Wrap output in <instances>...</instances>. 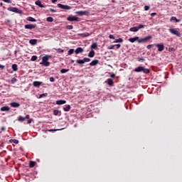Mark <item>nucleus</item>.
<instances>
[{
    "mask_svg": "<svg viewBox=\"0 0 182 182\" xmlns=\"http://www.w3.org/2000/svg\"><path fill=\"white\" fill-rule=\"evenodd\" d=\"M134 72H144V73H150V70L143 67H138L135 68Z\"/></svg>",
    "mask_w": 182,
    "mask_h": 182,
    "instance_id": "nucleus-1",
    "label": "nucleus"
},
{
    "mask_svg": "<svg viewBox=\"0 0 182 182\" xmlns=\"http://www.w3.org/2000/svg\"><path fill=\"white\" fill-rule=\"evenodd\" d=\"M144 28V25L139 24L137 27H132L130 28L129 31L130 32H137L139 29H143Z\"/></svg>",
    "mask_w": 182,
    "mask_h": 182,
    "instance_id": "nucleus-2",
    "label": "nucleus"
},
{
    "mask_svg": "<svg viewBox=\"0 0 182 182\" xmlns=\"http://www.w3.org/2000/svg\"><path fill=\"white\" fill-rule=\"evenodd\" d=\"M67 21H69L70 22H79V18L75 16H70L68 17Z\"/></svg>",
    "mask_w": 182,
    "mask_h": 182,
    "instance_id": "nucleus-3",
    "label": "nucleus"
},
{
    "mask_svg": "<svg viewBox=\"0 0 182 182\" xmlns=\"http://www.w3.org/2000/svg\"><path fill=\"white\" fill-rule=\"evenodd\" d=\"M169 32H171L172 35H176V36H178V37L181 36V34H180V32L176 28H170Z\"/></svg>",
    "mask_w": 182,
    "mask_h": 182,
    "instance_id": "nucleus-4",
    "label": "nucleus"
},
{
    "mask_svg": "<svg viewBox=\"0 0 182 182\" xmlns=\"http://www.w3.org/2000/svg\"><path fill=\"white\" fill-rule=\"evenodd\" d=\"M58 8H60L61 9H65L67 11H69V9H71L70 6L62 4H58Z\"/></svg>",
    "mask_w": 182,
    "mask_h": 182,
    "instance_id": "nucleus-5",
    "label": "nucleus"
},
{
    "mask_svg": "<svg viewBox=\"0 0 182 182\" xmlns=\"http://www.w3.org/2000/svg\"><path fill=\"white\" fill-rule=\"evenodd\" d=\"M25 29H35L36 28V25L35 24H26L24 26Z\"/></svg>",
    "mask_w": 182,
    "mask_h": 182,
    "instance_id": "nucleus-6",
    "label": "nucleus"
},
{
    "mask_svg": "<svg viewBox=\"0 0 182 182\" xmlns=\"http://www.w3.org/2000/svg\"><path fill=\"white\" fill-rule=\"evenodd\" d=\"M156 48H158L159 52H163L164 50V44H156Z\"/></svg>",
    "mask_w": 182,
    "mask_h": 182,
    "instance_id": "nucleus-7",
    "label": "nucleus"
},
{
    "mask_svg": "<svg viewBox=\"0 0 182 182\" xmlns=\"http://www.w3.org/2000/svg\"><path fill=\"white\" fill-rule=\"evenodd\" d=\"M41 85H43V82L41 81H34L33 82V86H34V87H40Z\"/></svg>",
    "mask_w": 182,
    "mask_h": 182,
    "instance_id": "nucleus-8",
    "label": "nucleus"
},
{
    "mask_svg": "<svg viewBox=\"0 0 182 182\" xmlns=\"http://www.w3.org/2000/svg\"><path fill=\"white\" fill-rule=\"evenodd\" d=\"M78 36H81V38H86L87 36H90V33L86 32V33H79L77 34Z\"/></svg>",
    "mask_w": 182,
    "mask_h": 182,
    "instance_id": "nucleus-9",
    "label": "nucleus"
},
{
    "mask_svg": "<svg viewBox=\"0 0 182 182\" xmlns=\"http://www.w3.org/2000/svg\"><path fill=\"white\" fill-rule=\"evenodd\" d=\"M9 11H11V12H16V14H19V10L18 9V8L16 7L9 8Z\"/></svg>",
    "mask_w": 182,
    "mask_h": 182,
    "instance_id": "nucleus-10",
    "label": "nucleus"
},
{
    "mask_svg": "<svg viewBox=\"0 0 182 182\" xmlns=\"http://www.w3.org/2000/svg\"><path fill=\"white\" fill-rule=\"evenodd\" d=\"M139 40V37L136 36L134 38H129V41L131 42V43H134V42H136V41Z\"/></svg>",
    "mask_w": 182,
    "mask_h": 182,
    "instance_id": "nucleus-11",
    "label": "nucleus"
},
{
    "mask_svg": "<svg viewBox=\"0 0 182 182\" xmlns=\"http://www.w3.org/2000/svg\"><path fill=\"white\" fill-rule=\"evenodd\" d=\"M75 52L77 55L79 54V53H82L83 52V48H82L81 47H78V48H76Z\"/></svg>",
    "mask_w": 182,
    "mask_h": 182,
    "instance_id": "nucleus-12",
    "label": "nucleus"
},
{
    "mask_svg": "<svg viewBox=\"0 0 182 182\" xmlns=\"http://www.w3.org/2000/svg\"><path fill=\"white\" fill-rule=\"evenodd\" d=\"M36 5H38L40 8H45V6L42 4V2L41 1L38 0L35 2Z\"/></svg>",
    "mask_w": 182,
    "mask_h": 182,
    "instance_id": "nucleus-13",
    "label": "nucleus"
},
{
    "mask_svg": "<svg viewBox=\"0 0 182 182\" xmlns=\"http://www.w3.org/2000/svg\"><path fill=\"white\" fill-rule=\"evenodd\" d=\"M10 106H11V107H19V106H21V104L18 102H11L10 104Z\"/></svg>",
    "mask_w": 182,
    "mask_h": 182,
    "instance_id": "nucleus-14",
    "label": "nucleus"
},
{
    "mask_svg": "<svg viewBox=\"0 0 182 182\" xmlns=\"http://www.w3.org/2000/svg\"><path fill=\"white\" fill-rule=\"evenodd\" d=\"M97 63H99V60H92V61L90 63V66H96V65H97Z\"/></svg>",
    "mask_w": 182,
    "mask_h": 182,
    "instance_id": "nucleus-15",
    "label": "nucleus"
},
{
    "mask_svg": "<svg viewBox=\"0 0 182 182\" xmlns=\"http://www.w3.org/2000/svg\"><path fill=\"white\" fill-rule=\"evenodd\" d=\"M66 103V100H60L56 101V105H65Z\"/></svg>",
    "mask_w": 182,
    "mask_h": 182,
    "instance_id": "nucleus-16",
    "label": "nucleus"
},
{
    "mask_svg": "<svg viewBox=\"0 0 182 182\" xmlns=\"http://www.w3.org/2000/svg\"><path fill=\"white\" fill-rule=\"evenodd\" d=\"M40 65L48 67L50 65V63H49L48 61H42L41 63H40Z\"/></svg>",
    "mask_w": 182,
    "mask_h": 182,
    "instance_id": "nucleus-17",
    "label": "nucleus"
},
{
    "mask_svg": "<svg viewBox=\"0 0 182 182\" xmlns=\"http://www.w3.org/2000/svg\"><path fill=\"white\" fill-rule=\"evenodd\" d=\"M38 43V40L36 39H31L29 41V43L30 45H36V43Z\"/></svg>",
    "mask_w": 182,
    "mask_h": 182,
    "instance_id": "nucleus-18",
    "label": "nucleus"
},
{
    "mask_svg": "<svg viewBox=\"0 0 182 182\" xmlns=\"http://www.w3.org/2000/svg\"><path fill=\"white\" fill-rule=\"evenodd\" d=\"M76 14H77V15H80L81 16H83V15H87V11H77Z\"/></svg>",
    "mask_w": 182,
    "mask_h": 182,
    "instance_id": "nucleus-19",
    "label": "nucleus"
},
{
    "mask_svg": "<svg viewBox=\"0 0 182 182\" xmlns=\"http://www.w3.org/2000/svg\"><path fill=\"white\" fill-rule=\"evenodd\" d=\"M143 39H144V43H146V42H149V41L151 39V36L144 37L143 38Z\"/></svg>",
    "mask_w": 182,
    "mask_h": 182,
    "instance_id": "nucleus-20",
    "label": "nucleus"
},
{
    "mask_svg": "<svg viewBox=\"0 0 182 182\" xmlns=\"http://www.w3.org/2000/svg\"><path fill=\"white\" fill-rule=\"evenodd\" d=\"M11 68L13 69L14 72H17L18 71V65L13 64L11 66Z\"/></svg>",
    "mask_w": 182,
    "mask_h": 182,
    "instance_id": "nucleus-21",
    "label": "nucleus"
},
{
    "mask_svg": "<svg viewBox=\"0 0 182 182\" xmlns=\"http://www.w3.org/2000/svg\"><path fill=\"white\" fill-rule=\"evenodd\" d=\"M34 166H36V162H35L33 161H31L29 163V167H31L32 168H33Z\"/></svg>",
    "mask_w": 182,
    "mask_h": 182,
    "instance_id": "nucleus-22",
    "label": "nucleus"
},
{
    "mask_svg": "<svg viewBox=\"0 0 182 182\" xmlns=\"http://www.w3.org/2000/svg\"><path fill=\"white\" fill-rule=\"evenodd\" d=\"M122 42H123V38H118V39H116L113 43H122Z\"/></svg>",
    "mask_w": 182,
    "mask_h": 182,
    "instance_id": "nucleus-23",
    "label": "nucleus"
},
{
    "mask_svg": "<svg viewBox=\"0 0 182 182\" xmlns=\"http://www.w3.org/2000/svg\"><path fill=\"white\" fill-rule=\"evenodd\" d=\"M88 56H89V58H94L95 57V50H91L88 53Z\"/></svg>",
    "mask_w": 182,
    "mask_h": 182,
    "instance_id": "nucleus-24",
    "label": "nucleus"
},
{
    "mask_svg": "<svg viewBox=\"0 0 182 182\" xmlns=\"http://www.w3.org/2000/svg\"><path fill=\"white\" fill-rule=\"evenodd\" d=\"M48 60H49V56L48 55H46V56H43L42 58V62H48Z\"/></svg>",
    "mask_w": 182,
    "mask_h": 182,
    "instance_id": "nucleus-25",
    "label": "nucleus"
},
{
    "mask_svg": "<svg viewBox=\"0 0 182 182\" xmlns=\"http://www.w3.org/2000/svg\"><path fill=\"white\" fill-rule=\"evenodd\" d=\"M107 85H109V86H113V80L109 78L107 80Z\"/></svg>",
    "mask_w": 182,
    "mask_h": 182,
    "instance_id": "nucleus-26",
    "label": "nucleus"
},
{
    "mask_svg": "<svg viewBox=\"0 0 182 182\" xmlns=\"http://www.w3.org/2000/svg\"><path fill=\"white\" fill-rule=\"evenodd\" d=\"M9 107H3L1 108V112H9Z\"/></svg>",
    "mask_w": 182,
    "mask_h": 182,
    "instance_id": "nucleus-27",
    "label": "nucleus"
},
{
    "mask_svg": "<svg viewBox=\"0 0 182 182\" xmlns=\"http://www.w3.org/2000/svg\"><path fill=\"white\" fill-rule=\"evenodd\" d=\"M27 21L29 22H36V19L33 18V17H28Z\"/></svg>",
    "mask_w": 182,
    "mask_h": 182,
    "instance_id": "nucleus-28",
    "label": "nucleus"
},
{
    "mask_svg": "<svg viewBox=\"0 0 182 182\" xmlns=\"http://www.w3.org/2000/svg\"><path fill=\"white\" fill-rule=\"evenodd\" d=\"M170 21H175V22H180V20L177 19V18L174 17V16H172L171 17V19Z\"/></svg>",
    "mask_w": 182,
    "mask_h": 182,
    "instance_id": "nucleus-29",
    "label": "nucleus"
},
{
    "mask_svg": "<svg viewBox=\"0 0 182 182\" xmlns=\"http://www.w3.org/2000/svg\"><path fill=\"white\" fill-rule=\"evenodd\" d=\"M97 48V43H94L91 45V49H96Z\"/></svg>",
    "mask_w": 182,
    "mask_h": 182,
    "instance_id": "nucleus-30",
    "label": "nucleus"
},
{
    "mask_svg": "<svg viewBox=\"0 0 182 182\" xmlns=\"http://www.w3.org/2000/svg\"><path fill=\"white\" fill-rule=\"evenodd\" d=\"M76 62L78 65H83V63H85V61L83 60H77Z\"/></svg>",
    "mask_w": 182,
    "mask_h": 182,
    "instance_id": "nucleus-31",
    "label": "nucleus"
},
{
    "mask_svg": "<svg viewBox=\"0 0 182 182\" xmlns=\"http://www.w3.org/2000/svg\"><path fill=\"white\" fill-rule=\"evenodd\" d=\"M69 110H70V105H67L64 107V112H69Z\"/></svg>",
    "mask_w": 182,
    "mask_h": 182,
    "instance_id": "nucleus-32",
    "label": "nucleus"
},
{
    "mask_svg": "<svg viewBox=\"0 0 182 182\" xmlns=\"http://www.w3.org/2000/svg\"><path fill=\"white\" fill-rule=\"evenodd\" d=\"M38 59V56H36V55H33L32 57H31V60L32 61V62H35V60H36Z\"/></svg>",
    "mask_w": 182,
    "mask_h": 182,
    "instance_id": "nucleus-33",
    "label": "nucleus"
},
{
    "mask_svg": "<svg viewBox=\"0 0 182 182\" xmlns=\"http://www.w3.org/2000/svg\"><path fill=\"white\" fill-rule=\"evenodd\" d=\"M18 122H25L26 118L20 116L18 119Z\"/></svg>",
    "mask_w": 182,
    "mask_h": 182,
    "instance_id": "nucleus-34",
    "label": "nucleus"
},
{
    "mask_svg": "<svg viewBox=\"0 0 182 182\" xmlns=\"http://www.w3.org/2000/svg\"><path fill=\"white\" fill-rule=\"evenodd\" d=\"M58 130H59V129H47V130H43V132L46 133V132H58Z\"/></svg>",
    "mask_w": 182,
    "mask_h": 182,
    "instance_id": "nucleus-35",
    "label": "nucleus"
},
{
    "mask_svg": "<svg viewBox=\"0 0 182 182\" xmlns=\"http://www.w3.org/2000/svg\"><path fill=\"white\" fill-rule=\"evenodd\" d=\"M69 72V69H61L60 70V73H66Z\"/></svg>",
    "mask_w": 182,
    "mask_h": 182,
    "instance_id": "nucleus-36",
    "label": "nucleus"
},
{
    "mask_svg": "<svg viewBox=\"0 0 182 182\" xmlns=\"http://www.w3.org/2000/svg\"><path fill=\"white\" fill-rule=\"evenodd\" d=\"M138 43H144V38H138L137 40Z\"/></svg>",
    "mask_w": 182,
    "mask_h": 182,
    "instance_id": "nucleus-37",
    "label": "nucleus"
},
{
    "mask_svg": "<svg viewBox=\"0 0 182 182\" xmlns=\"http://www.w3.org/2000/svg\"><path fill=\"white\" fill-rule=\"evenodd\" d=\"M47 22H53V18L52 17H48L46 18Z\"/></svg>",
    "mask_w": 182,
    "mask_h": 182,
    "instance_id": "nucleus-38",
    "label": "nucleus"
},
{
    "mask_svg": "<svg viewBox=\"0 0 182 182\" xmlns=\"http://www.w3.org/2000/svg\"><path fill=\"white\" fill-rule=\"evenodd\" d=\"M58 114H59V110L55 109V110L53 111V115H54V116H58Z\"/></svg>",
    "mask_w": 182,
    "mask_h": 182,
    "instance_id": "nucleus-39",
    "label": "nucleus"
},
{
    "mask_svg": "<svg viewBox=\"0 0 182 182\" xmlns=\"http://www.w3.org/2000/svg\"><path fill=\"white\" fill-rule=\"evenodd\" d=\"M73 52H75V50L70 49V50H68V55H72V54H73Z\"/></svg>",
    "mask_w": 182,
    "mask_h": 182,
    "instance_id": "nucleus-40",
    "label": "nucleus"
},
{
    "mask_svg": "<svg viewBox=\"0 0 182 182\" xmlns=\"http://www.w3.org/2000/svg\"><path fill=\"white\" fill-rule=\"evenodd\" d=\"M83 60H84V63H86L87 62H90V58H85Z\"/></svg>",
    "mask_w": 182,
    "mask_h": 182,
    "instance_id": "nucleus-41",
    "label": "nucleus"
},
{
    "mask_svg": "<svg viewBox=\"0 0 182 182\" xmlns=\"http://www.w3.org/2000/svg\"><path fill=\"white\" fill-rule=\"evenodd\" d=\"M66 29H69V30L73 29V26L72 25L67 26Z\"/></svg>",
    "mask_w": 182,
    "mask_h": 182,
    "instance_id": "nucleus-42",
    "label": "nucleus"
},
{
    "mask_svg": "<svg viewBox=\"0 0 182 182\" xmlns=\"http://www.w3.org/2000/svg\"><path fill=\"white\" fill-rule=\"evenodd\" d=\"M114 48H116V49H120V47L122 46L120 44H116L114 45Z\"/></svg>",
    "mask_w": 182,
    "mask_h": 182,
    "instance_id": "nucleus-43",
    "label": "nucleus"
},
{
    "mask_svg": "<svg viewBox=\"0 0 182 182\" xmlns=\"http://www.w3.org/2000/svg\"><path fill=\"white\" fill-rule=\"evenodd\" d=\"M176 49L174 48H168V52H175Z\"/></svg>",
    "mask_w": 182,
    "mask_h": 182,
    "instance_id": "nucleus-44",
    "label": "nucleus"
},
{
    "mask_svg": "<svg viewBox=\"0 0 182 182\" xmlns=\"http://www.w3.org/2000/svg\"><path fill=\"white\" fill-rule=\"evenodd\" d=\"M107 49H109V50L114 49V45H111V46H108Z\"/></svg>",
    "mask_w": 182,
    "mask_h": 182,
    "instance_id": "nucleus-45",
    "label": "nucleus"
},
{
    "mask_svg": "<svg viewBox=\"0 0 182 182\" xmlns=\"http://www.w3.org/2000/svg\"><path fill=\"white\" fill-rule=\"evenodd\" d=\"M57 52H58V53H63V50H62L61 48H58V49L57 50Z\"/></svg>",
    "mask_w": 182,
    "mask_h": 182,
    "instance_id": "nucleus-46",
    "label": "nucleus"
},
{
    "mask_svg": "<svg viewBox=\"0 0 182 182\" xmlns=\"http://www.w3.org/2000/svg\"><path fill=\"white\" fill-rule=\"evenodd\" d=\"M15 82H16V78H12L11 80V83H12L14 85V83H15Z\"/></svg>",
    "mask_w": 182,
    "mask_h": 182,
    "instance_id": "nucleus-47",
    "label": "nucleus"
},
{
    "mask_svg": "<svg viewBox=\"0 0 182 182\" xmlns=\"http://www.w3.org/2000/svg\"><path fill=\"white\" fill-rule=\"evenodd\" d=\"M13 143H14L15 144H18L19 143V141H18L17 139H14Z\"/></svg>",
    "mask_w": 182,
    "mask_h": 182,
    "instance_id": "nucleus-48",
    "label": "nucleus"
},
{
    "mask_svg": "<svg viewBox=\"0 0 182 182\" xmlns=\"http://www.w3.org/2000/svg\"><path fill=\"white\" fill-rule=\"evenodd\" d=\"M149 9H150V6H144V10L145 11H149Z\"/></svg>",
    "mask_w": 182,
    "mask_h": 182,
    "instance_id": "nucleus-49",
    "label": "nucleus"
},
{
    "mask_svg": "<svg viewBox=\"0 0 182 182\" xmlns=\"http://www.w3.org/2000/svg\"><path fill=\"white\" fill-rule=\"evenodd\" d=\"M32 119H28V121H27V124H31V123H32Z\"/></svg>",
    "mask_w": 182,
    "mask_h": 182,
    "instance_id": "nucleus-50",
    "label": "nucleus"
},
{
    "mask_svg": "<svg viewBox=\"0 0 182 182\" xmlns=\"http://www.w3.org/2000/svg\"><path fill=\"white\" fill-rule=\"evenodd\" d=\"M146 48L147 49H151V48H153V45H148Z\"/></svg>",
    "mask_w": 182,
    "mask_h": 182,
    "instance_id": "nucleus-51",
    "label": "nucleus"
},
{
    "mask_svg": "<svg viewBox=\"0 0 182 182\" xmlns=\"http://www.w3.org/2000/svg\"><path fill=\"white\" fill-rule=\"evenodd\" d=\"M50 82H55V78H53V77H50Z\"/></svg>",
    "mask_w": 182,
    "mask_h": 182,
    "instance_id": "nucleus-52",
    "label": "nucleus"
},
{
    "mask_svg": "<svg viewBox=\"0 0 182 182\" xmlns=\"http://www.w3.org/2000/svg\"><path fill=\"white\" fill-rule=\"evenodd\" d=\"M109 39H114V36H113V35H109Z\"/></svg>",
    "mask_w": 182,
    "mask_h": 182,
    "instance_id": "nucleus-53",
    "label": "nucleus"
},
{
    "mask_svg": "<svg viewBox=\"0 0 182 182\" xmlns=\"http://www.w3.org/2000/svg\"><path fill=\"white\" fill-rule=\"evenodd\" d=\"M0 69H5V65H0Z\"/></svg>",
    "mask_w": 182,
    "mask_h": 182,
    "instance_id": "nucleus-54",
    "label": "nucleus"
},
{
    "mask_svg": "<svg viewBox=\"0 0 182 182\" xmlns=\"http://www.w3.org/2000/svg\"><path fill=\"white\" fill-rule=\"evenodd\" d=\"M50 11L51 12H56V10H55V9H50Z\"/></svg>",
    "mask_w": 182,
    "mask_h": 182,
    "instance_id": "nucleus-55",
    "label": "nucleus"
},
{
    "mask_svg": "<svg viewBox=\"0 0 182 182\" xmlns=\"http://www.w3.org/2000/svg\"><path fill=\"white\" fill-rule=\"evenodd\" d=\"M24 119H29V114H27L25 117H24Z\"/></svg>",
    "mask_w": 182,
    "mask_h": 182,
    "instance_id": "nucleus-56",
    "label": "nucleus"
},
{
    "mask_svg": "<svg viewBox=\"0 0 182 182\" xmlns=\"http://www.w3.org/2000/svg\"><path fill=\"white\" fill-rule=\"evenodd\" d=\"M115 76H116V75L112 74V75H110V77H115Z\"/></svg>",
    "mask_w": 182,
    "mask_h": 182,
    "instance_id": "nucleus-57",
    "label": "nucleus"
},
{
    "mask_svg": "<svg viewBox=\"0 0 182 182\" xmlns=\"http://www.w3.org/2000/svg\"><path fill=\"white\" fill-rule=\"evenodd\" d=\"M47 95H48L47 93H46V94H42V95H41V97H42V96H47Z\"/></svg>",
    "mask_w": 182,
    "mask_h": 182,
    "instance_id": "nucleus-58",
    "label": "nucleus"
},
{
    "mask_svg": "<svg viewBox=\"0 0 182 182\" xmlns=\"http://www.w3.org/2000/svg\"><path fill=\"white\" fill-rule=\"evenodd\" d=\"M155 15H156V13H152V14H151V16H154Z\"/></svg>",
    "mask_w": 182,
    "mask_h": 182,
    "instance_id": "nucleus-59",
    "label": "nucleus"
},
{
    "mask_svg": "<svg viewBox=\"0 0 182 182\" xmlns=\"http://www.w3.org/2000/svg\"><path fill=\"white\" fill-rule=\"evenodd\" d=\"M53 4H55V2H58V0H51Z\"/></svg>",
    "mask_w": 182,
    "mask_h": 182,
    "instance_id": "nucleus-60",
    "label": "nucleus"
},
{
    "mask_svg": "<svg viewBox=\"0 0 182 182\" xmlns=\"http://www.w3.org/2000/svg\"><path fill=\"white\" fill-rule=\"evenodd\" d=\"M139 60H142V61H144V58H139Z\"/></svg>",
    "mask_w": 182,
    "mask_h": 182,
    "instance_id": "nucleus-61",
    "label": "nucleus"
},
{
    "mask_svg": "<svg viewBox=\"0 0 182 182\" xmlns=\"http://www.w3.org/2000/svg\"><path fill=\"white\" fill-rule=\"evenodd\" d=\"M70 63H75V60H70Z\"/></svg>",
    "mask_w": 182,
    "mask_h": 182,
    "instance_id": "nucleus-62",
    "label": "nucleus"
},
{
    "mask_svg": "<svg viewBox=\"0 0 182 182\" xmlns=\"http://www.w3.org/2000/svg\"><path fill=\"white\" fill-rule=\"evenodd\" d=\"M1 130L2 131L5 130V128L4 127H1Z\"/></svg>",
    "mask_w": 182,
    "mask_h": 182,
    "instance_id": "nucleus-63",
    "label": "nucleus"
},
{
    "mask_svg": "<svg viewBox=\"0 0 182 182\" xmlns=\"http://www.w3.org/2000/svg\"><path fill=\"white\" fill-rule=\"evenodd\" d=\"M0 5H1V6H2L4 5V4L3 3H0Z\"/></svg>",
    "mask_w": 182,
    "mask_h": 182,
    "instance_id": "nucleus-64",
    "label": "nucleus"
}]
</instances>
